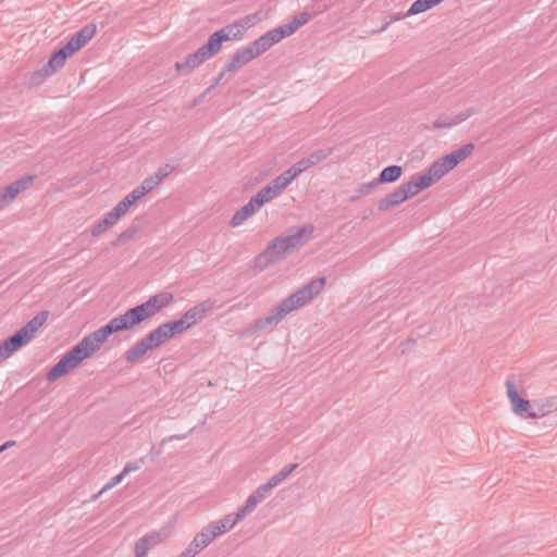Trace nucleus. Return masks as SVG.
Masks as SVG:
<instances>
[{
	"mask_svg": "<svg viewBox=\"0 0 557 557\" xmlns=\"http://www.w3.org/2000/svg\"><path fill=\"white\" fill-rule=\"evenodd\" d=\"M146 321L139 305L127 309L124 313L112 318L107 324L83 337L70 348L46 374L49 382H54L69 374L84 360L97 352L108 338L117 332L128 331Z\"/></svg>",
	"mask_w": 557,
	"mask_h": 557,
	"instance_id": "1",
	"label": "nucleus"
},
{
	"mask_svg": "<svg viewBox=\"0 0 557 557\" xmlns=\"http://www.w3.org/2000/svg\"><path fill=\"white\" fill-rule=\"evenodd\" d=\"M325 283L326 280L323 276L310 281L301 288L283 299L272 309L269 315L256 319L252 323L246 326L240 332V336L250 337L269 326L277 325L288 313L312 300L322 290Z\"/></svg>",
	"mask_w": 557,
	"mask_h": 557,
	"instance_id": "2",
	"label": "nucleus"
},
{
	"mask_svg": "<svg viewBox=\"0 0 557 557\" xmlns=\"http://www.w3.org/2000/svg\"><path fill=\"white\" fill-rule=\"evenodd\" d=\"M313 232L314 226L311 223L289 227L284 234L269 242L267 247L255 257L253 270L262 272L277 263L292 253L294 249L306 245L312 237Z\"/></svg>",
	"mask_w": 557,
	"mask_h": 557,
	"instance_id": "3",
	"label": "nucleus"
},
{
	"mask_svg": "<svg viewBox=\"0 0 557 557\" xmlns=\"http://www.w3.org/2000/svg\"><path fill=\"white\" fill-rule=\"evenodd\" d=\"M48 317V310L38 312L20 330L15 331L12 335L0 342V362L12 356L15 351L30 342L39 327L46 323Z\"/></svg>",
	"mask_w": 557,
	"mask_h": 557,
	"instance_id": "4",
	"label": "nucleus"
},
{
	"mask_svg": "<svg viewBox=\"0 0 557 557\" xmlns=\"http://www.w3.org/2000/svg\"><path fill=\"white\" fill-rule=\"evenodd\" d=\"M223 35L216 30L212 33L207 42L199 47L195 52L188 54L184 61H176L174 67L180 75L186 76L195 69L199 67L207 60L218 54L223 47Z\"/></svg>",
	"mask_w": 557,
	"mask_h": 557,
	"instance_id": "5",
	"label": "nucleus"
},
{
	"mask_svg": "<svg viewBox=\"0 0 557 557\" xmlns=\"http://www.w3.org/2000/svg\"><path fill=\"white\" fill-rule=\"evenodd\" d=\"M428 186L424 180L419 175H413L407 183L398 186L394 191L380 199L377 202V210L385 212L405 202L407 199L414 197Z\"/></svg>",
	"mask_w": 557,
	"mask_h": 557,
	"instance_id": "6",
	"label": "nucleus"
},
{
	"mask_svg": "<svg viewBox=\"0 0 557 557\" xmlns=\"http://www.w3.org/2000/svg\"><path fill=\"white\" fill-rule=\"evenodd\" d=\"M458 164L454 153L450 152L434 161L420 176L429 188Z\"/></svg>",
	"mask_w": 557,
	"mask_h": 557,
	"instance_id": "7",
	"label": "nucleus"
},
{
	"mask_svg": "<svg viewBox=\"0 0 557 557\" xmlns=\"http://www.w3.org/2000/svg\"><path fill=\"white\" fill-rule=\"evenodd\" d=\"M505 386L507 389V397L510 401L512 412L523 419H533L530 413H532V407L530 400L523 398L516 385H515V375H509L505 382Z\"/></svg>",
	"mask_w": 557,
	"mask_h": 557,
	"instance_id": "8",
	"label": "nucleus"
},
{
	"mask_svg": "<svg viewBox=\"0 0 557 557\" xmlns=\"http://www.w3.org/2000/svg\"><path fill=\"white\" fill-rule=\"evenodd\" d=\"M36 177L35 174H27L0 188V200L3 207L7 208L20 194L28 189Z\"/></svg>",
	"mask_w": 557,
	"mask_h": 557,
	"instance_id": "9",
	"label": "nucleus"
},
{
	"mask_svg": "<svg viewBox=\"0 0 557 557\" xmlns=\"http://www.w3.org/2000/svg\"><path fill=\"white\" fill-rule=\"evenodd\" d=\"M174 300V295L170 292H160L150 296L146 301L139 304L143 315L146 320L154 317L157 313L169 307Z\"/></svg>",
	"mask_w": 557,
	"mask_h": 557,
	"instance_id": "10",
	"label": "nucleus"
},
{
	"mask_svg": "<svg viewBox=\"0 0 557 557\" xmlns=\"http://www.w3.org/2000/svg\"><path fill=\"white\" fill-rule=\"evenodd\" d=\"M174 300V295L170 292H160L150 296L146 301L139 304L143 315L146 320L154 317L157 313L169 307Z\"/></svg>",
	"mask_w": 557,
	"mask_h": 557,
	"instance_id": "11",
	"label": "nucleus"
},
{
	"mask_svg": "<svg viewBox=\"0 0 557 557\" xmlns=\"http://www.w3.org/2000/svg\"><path fill=\"white\" fill-rule=\"evenodd\" d=\"M169 532L165 529L152 531L138 539L134 546L135 557H147L150 549L165 542Z\"/></svg>",
	"mask_w": 557,
	"mask_h": 557,
	"instance_id": "12",
	"label": "nucleus"
},
{
	"mask_svg": "<svg viewBox=\"0 0 557 557\" xmlns=\"http://www.w3.org/2000/svg\"><path fill=\"white\" fill-rule=\"evenodd\" d=\"M96 24H86L79 30L74 33L64 45L66 46V49H70V51L74 54L91 40V38L96 35Z\"/></svg>",
	"mask_w": 557,
	"mask_h": 557,
	"instance_id": "13",
	"label": "nucleus"
},
{
	"mask_svg": "<svg viewBox=\"0 0 557 557\" xmlns=\"http://www.w3.org/2000/svg\"><path fill=\"white\" fill-rule=\"evenodd\" d=\"M242 519H244L243 515H240L239 511L237 510L234 513H228L224 516L222 519L218 521L209 523L208 525H206V528L209 530L212 537L216 539L226 531L232 530Z\"/></svg>",
	"mask_w": 557,
	"mask_h": 557,
	"instance_id": "14",
	"label": "nucleus"
},
{
	"mask_svg": "<svg viewBox=\"0 0 557 557\" xmlns=\"http://www.w3.org/2000/svg\"><path fill=\"white\" fill-rule=\"evenodd\" d=\"M214 540L212 537L209 530L203 527L199 533L196 534L194 540L189 543L187 548H185L180 557H195L198 555L202 549H205L207 546L210 545V543Z\"/></svg>",
	"mask_w": 557,
	"mask_h": 557,
	"instance_id": "15",
	"label": "nucleus"
},
{
	"mask_svg": "<svg viewBox=\"0 0 557 557\" xmlns=\"http://www.w3.org/2000/svg\"><path fill=\"white\" fill-rule=\"evenodd\" d=\"M72 55L73 53L70 51V49H66L65 45L57 48L50 54L48 62L44 64V71H49L52 74L57 73L61 67L64 66L66 60Z\"/></svg>",
	"mask_w": 557,
	"mask_h": 557,
	"instance_id": "16",
	"label": "nucleus"
},
{
	"mask_svg": "<svg viewBox=\"0 0 557 557\" xmlns=\"http://www.w3.org/2000/svg\"><path fill=\"white\" fill-rule=\"evenodd\" d=\"M261 207L258 205L257 200L253 197L244 205L242 208L235 211L232 219L230 220V226L237 227L242 225L246 220H248L251 215L257 213Z\"/></svg>",
	"mask_w": 557,
	"mask_h": 557,
	"instance_id": "17",
	"label": "nucleus"
},
{
	"mask_svg": "<svg viewBox=\"0 0 557 557\" xmlns=\"http://www.w3.org/2000/svg\"><path fill=\"white\" fill-rule=\"evenodd\" d=\"M333 152V148L326 149H318L311 152L308 157L300 159L295 163L297 169H299L300 173L307 171L308 169L319 164L324 161L331 153Z\"/></svg>",
	"mask_w": 557,
	"mask_h": 557,
	"instance_id": "18",
	"label": "nucleus"
},
{
	"mask_svg": "<svg viewBox=\"0 0 557 557\" xmlns=\"http://www.w3.org/2000/svg\"><path fill=\"white\" fill-rule=\"evenodd\" d=\"M253 60L251 50L246 47L237 49L231 59L224 64V71L236 72L240 65H245Z\"/></svg>",
	"mask_w": 557,
	"mask_h": 557,
	"instance_id": "19",
	"label": "nucleus"
},
{
	"mask_svg": "<svg viewBox=\"0 0 557 557\" xmlns=\"http://www.w3.org/2000/svg\"><path fill=\"white\" fill-rule=\"evenodd\" d=\"M474 114L473 109L467 110V112H459L456 115L451 116L448 114L441 115L437 120L433 122V129L438 128H447L454 125H457L463 121H466L469 116Z\"/></svg>",
	"mask_w": 557,
	"mask_h": 557,
	"instance_id": "20",
	"label": "nucleus"
},
{
	"mask_svg": "<svg viewBox=\"0 0 557 557\" xmlns=\"http://www.w3.org/2000/svg\"><path fill=\"white\" fill-rule=\"evenodd\" d=\"M404 173V170L400 165L392 164L385 166L376 178H374V184L376 187L383 184H389L397 182Z\"/></svg>",
	"mask_w": 557,
	"mask_h": 557,
	"instance_id": "21",
	"label": "nucleus"
},
{
	"mask_svg": "<svg viewBox=\"0 0 557 557\" xmlns=\"http://www.w3.org/2000/svg\"><path fill=\"white\" fill-rule=\"evenodd\" d=\"M275 39L271 36L270 32H267L252 42H250L247 48L251 50V54L253 59L261 55L265 51H268L272 46H274Z\"/></svg>",
	"mask_w": 557,
	"mask_h": 557,
	"instance_id": "22",
	"label": "nucleus"
},
{
	"mask_svg": "<svg viewBox=\"0 0 557 557\" xmlns=\"http://www.w3.org/2000/svg\"><path fill=\"white\" fill-rule=\"evenodd\" d=\"M557 409V398L556 397H549L545 400H534L533 407H532V418H540L544 417Z\"/></svg>",
	"mask_w": 557,
	"mask_h": 557,
	"instance_id": "23",
	"label": "nucleus"
},
{
	"mask_svg": "<svg viewBox=\"0 0 557 557\" xmlns=\"http://www.w3.org/2000/svg\"><path fill=\"white\" fill-rule=\"evenodd\" d=\"M282 190L280 187L271 181L267 186L262 187L253 197L257 200L258 205L262 208L267 202L276 198Z\"/></svg>",
	"mask_w": 557,
	"mask_h": 557,
	"instance_id": "24",
	"label": "nucleus"
},
{
	"mask_svg": "<svg viewBox=\"0 0 557 557\" xmlns=\"http://www.w3.org/2000/svg\"><path fill=\"white\" fill-rule=\"evenodd\" d=\"M150 351L143 339H139L133 347L125 351L124 358L128 363H137L145 355Z\"/></svg>",
	"mask_w": 557,
	"mask_h": 557,
	"instance_id": "25",
	"label": "nucleus"
},
{
	"mask_svg": "<svg viewBox=\"0 0 557 557\" xmlns=\"http://www.w3.org/2000/svg\"><path fill=\"white\" fill-rule=\"evenodd\" d=\"M215 300L208 298L194 307L189 308L188 310L193 314V318H195L196 322L201 321L206 315L211 312L214 308Z\"/></svg>",
	"mask_w": 557,
	"mask_h": 557,
	"instance_id": "26",
	"label": "nucleus"
},
{
	"mask_svg": "<svg viewBox=\"0 0 557 557\" xmlns=\"http://www.w3.org/2000/svg\"><path fill=\"white\" fill-rule=\"evenodd\" d=\"M300 174L299 169L293 164L288 170L277 175L273 181L281 190H284Z\"/></svg>",
	"mask_w": 557,
	"mask_h": 557,
	"instance_id": "27",
	"label": "nucleus"
},
{
	"mask_svg": "<svg viewBox=\"0 0 557 557\" xmlns=\"http://www.w3.org/2000/svg\"><path fill=\"white\" fill-rule=\"evenodd\" d=\"M220 35H223L222 38L224 41L237 40L240 39L244 34L242 29H239L238 25L235 22L223 26L222 28L216 30Z\"/></svg>",
	"mask_w": 557,
	"mask_h": 557,
	"instance_id": "28",
	"label": "nucleus"
},
{
	"mask_svg": "<svg viewBox=\"0 0 557 557\" xmlns=\"http://www.w3.org/2000/svg\"><path fill=\"white\" fill-rule=\"evenodd\" d=\"M269 32H270L271 36L273 37V39H275V42L277 44L282 39L293 35L297 30L295 29L293 24L290 22H288L286 24L277 26L275 28H272Z\"/></svg>",
	"mask_w": 557,
	"mask_h": 557,
	"instance_id": "29",
	"label": "nucleus"
},
{
	"mask_svg": "<svg viewBox=\"0 0 557 557\" xmlns=\"http://www.w3.org/2000/svg\"><path fill=\"white\" fill-rule=\"evenodd\" d=\"M140 227L137 224L129 225L125 231H123L115 240L112 242L113 247H120L126 244L128 240L133 239L134 236L139 232Z\"/></svg>",
	"mask_w": 557,
	"mask_h": 557,
	"instance_id": "30",
	"label": "nucleus"
},
{
	"mask_svg": "<svg viewBox=\"0 0 557 557\" xmlns=\"http://www.w3.org/2000/svg\"><path fill=\"white\" fill-rule=\"evenodd\" d=\"M298 468V463H289L283 467L277 473L269 479L272 485L275 487L282 483L288 475Z\"/></svg>",
	"mask_w": 557,
	"mask_h": 557,
	"instance_id": "31",
	"label": "nucleus"
},
{
	"mask_svg": "<svg viewBox=\"0 0 557 557\" xmlns=\"http://www.w3.org/2000/svg\"><path fill=\"white\" fill-rule=\"evenodd\" d=\"M143 196L138 194V191L134 188L129 194H127L121 201L116 203L117 207H122V211L126 214V212L131 209V207L140 200Z\"/></svg>",
	"mask_w": 557,
	"mask_h": 557,
	"instance_id": "32",
	"label": "nucleus"
},
{
	"mask_svg": "<svg viewBox=\"0 0 557 557\" xmlns=\"http://www.w3.org/2000/svg\"><path fill=\"white\" fill-rule=\"evenodd\" d=\"M375 187L376 185L374 184V181L359 185V187L355 189L354 194L349 197V202H357L362 196L369 195Z\"/></svg>",
	"mask_w": 557,
	"mask_h": 557,
	"instance_id": "33",
	"label": "nucleus"
},
{
	"mask_svg": "<svg viewBox=\"0 0 557 557\" xmlns=\"http://www.w3.org/2000/svg\"><path fill=\"white\" fill-rule=\"evenodd\" d=\"M260 18L258 17V13L246 15L237 21H235L236 25H238L242 33L245 34L250 27H252Z\"/></svg>",
	"mask_w": 557,
	"mask_h": 557,
	"instance_id": "34",
	"label": "nucleus"
},
{
	"mask_svg": "<svg viewBox=\"0 0 557 557\" xmlns=\"http://www.w3.org/2000/svg\"><path fill=\"white\" fill-rule=\"evenodd\" d=\"M159 183L153 177V175H150L146 177L139 186H137L135 189L140 194V196L145 197L148 193H150L156 186H158Z\"/></svg>",
	"mask_w": 557,
	"mask_h": 557,
	"instance_id": "35",
	"label": "nucleus"
},
{
	"mask_svg": "<svg viewBox=\"0 0 557 557\" xmlns=\"http://www.w3.org/2000/svg\"><path fill=\"white\" fill-rule=\"evenodd\" d=\"M475 149V146L474 144L472 143H468L463 146H461L460 148L451 151L455 156V158L457 159L458 163L462 162L463 160H466L468 157H470L472 154V152L474 151Z\"/></svg>",
	"mask_w": 557,
	"mask_h": 557,
	"instance_id": "36",
	"label": "nucleus"
},
{
	"mask_svg": "<svg viewBox=\"0 0 557 557\" xmlns=\"http://www.w3.org/2000/svg\"><path fill=\"white\" fill-rule=\"evenodd\" d=\"M169 331V335L173 338L174 336L182 334L187 329L184 326L183 321L180 319L163 322Z\"/></svg>",
	"mask_w": 557,
	"mask_h": 557,
	"instance_id": "37",
	"label": "nucleus"
},
{
	"mask_svg": "<svg viewBox=\"0 0 557 557\" xmlns=\"http://www.w3.org/2000/svg\"><path fill=\"white\" fill-rule=\"evenodd\" d=\"M52 73H50L49 71L48 72H45L44 71V65L39 69V70H36L32 73L29 79H28V84L30 86H37V85H40L45 82V79L48 77V76H51Z\"/></svg>",
	"mask_w": 557,
	"mask_h": 557,
	"instance_id": "38",
	"label": "nucleus"
},
{
	"mask_svg": "<svg viewBox=\"0 0 557 557\" xmlns=\"http://www.w3.org/2000/svg\"><path fill=\"white\" fill-rule=\"evenodd\" d=\"M125 213L122 211V207L115 206L110 212H108L103 219L112 227Z\"/></svg>",
	"mask_w": 557,
	"mask_h": 557,
	"instance_id": "39",
	"label": "nucleus"
},
{
	"mask_svg": "<svg viewBox=\"0 0 557 557\" xmlns=\"http://www.w3.org/2000/svg\"><path fill=\"white\" fill-rule=\"evenodd\" d=\"M260 504L252 495H249L246 499L245 504L238 508V511L240 515H243V518H245L247 515H249L253 509Z\"/></svg>",
	"mask_w": 557,
	"mask_h": 557,
	"instance_id": "40",
	"label": "nucleus"
},
{
	"mask_svg": "<svg viewBox=\"0 0 557 557\" xmlns=\"http://www.w3.org/2000/svg\"><path fill=\"white\" fill-rule=\"evenodd\" d=\"M311 18H312V15L309 12L304 11V12L295 15L293 17V20L290 21V23L293 24L295 29L298 30L301 26L307 24Z\"/></svg>",
	"mask_w": 557,
	"mask_h": 557,
	"instance_id": "41",
	"label": "nucleus"
},
{
	"mask_svg": "<svg viewBox=\"0 0 557 557\" xmlns=\"http://www.w3.org/2000/svg\"><path fill=\"white\" fill-rule=\"evenodd\" d=\"M110 227L111 226L108 224V222L102 218L101 220H99L97 223H95L92 225V227L90 228V234L94 237H98L101 234H103L104 232H107Z\"/></svg>",
	"mask_w": 557,
	"mask_h": 557,
	"instance_id": "42",
	"label": "nucleus"
},
{
	"mask_svg": "<svg viewBox=\"0 0 557 557\" xmlns=\"http://www.w3.org/2000/svg\"><path fill=\"white\" fill-rule=\"evenodd\" d=\"M141 339L150 351L161 346L153 331L147 333Z\"/></svg>",
	"mask_w": 557,
	"mask_h": 557,
	"instance_id": "43",
	"label": "nucleus"
},
{
	"mask_svg": "<svg viewBox=\"0 0 557 557\" xmlns=\"http://www.w3.org/2000/svg\"><path fill=\"white\" fill-rule=\"evenodd\" d=\"M154 334L157 335V338L160 343V345L164 344L165 342L170 341L172 337L169 335V331L164 323H161L159 326L152 330Z\"/></svg>",
	"mask_w": 557,
	"mask_h": 557,
	"instance_id": "44",
	"label": "nucleus"
},
{
	"mask_svg": "<svg viewBox=\"0 0 557 557\" xmlns=\"http://www.w3.org/2000/svg\"><path fill=\"white\" fill-rule=\"evenodd\" d=\"M174 170V166L171 164H164L160 166L153 175L157 182L160 184L170 173Z\"/></svg>",
	"mask_w": 557,
	"mask_h": 557,
	"instance_id": "45",
	"label": "nucleus"
},
{
	"mask_svg": "<svg viewBox=\"0 0 557 557\" xmlns=\"http://www.w3.org/2000/svg\"><path fill=\"white\" fill-rule=\"evenodd\" d=\"M125 476V474L123 472H120L119 474H116L115 476H113L110 482H108L103 487L102 490L97 494L95 495V498H97L102 492L107 491V490H110L112 488L113 486L117 485L119 483L122 482L123 478Z\"/></svg>",
	"mask_w": 557,
	"mask_h": 557,
	"instance_id": "46",
	"label": "nucleus"
},
{
	"mask_svg": "<svg viewBox=\"0 0 557 557\" xmlns=\"http://www.w3.org/2000/svg\"><path fill=\"white\" fill-rule=\"evenodd\" d=\"M178 319L183 321V324L187 330L197 323L189 310L185 311Z\"/></svg>",
	"mask_w": 557,
	"mask_h": 557,
	"instance_id": "47",
	"label": "nucleus"
},
{
	"mask_svg": "<svg viewBox=\"0 0 557 557\" xmlns=\"http://www.w3.org/2000/svg\"><path fill=\"white\" fill-rule=\"evenodd\" d=\"M145 462V457H141L137 462H128L125 465L122 472L126 475L132 471L140 469V465Z\"/></svg>",
	"mask_w": 557,
	"mask_h": 557,
	"instance_id": "48",
	"label": "nucleus"
},
{
	"mask_svg": "<svg viewBox=\"0 0 557 557\" xmlns=\"http://www.w3.org/2000/svg\"><path fill=\"white\" fill-rule=\"evenodd\" d=\"M273 488H274V486L272 485V483L269 480L264 484H261L260 486L257 487V490L260 493H262L265 497H267L268 493H270Z\"/></svg>",
	"mask_w": 557,
	"mask_h": 557,
	"instance_id": "49",
	"label": "nucleus"
},
{
	"mask_svg": "<svg viewBox=\"0 0 557 557\" xmlns=\"http://www.w3.org/2000/svg\"><path fill=\"white\" fill-rule=\"evenodd\" d=\"M227 71H224V67L222 69V71L219 73V75L213 79L212 84L216 87L220 82L222 81L224 74L226 73Z\"/></svg>",
	"mask_w": 557,
	"mask_h": 557,
	"instance_id": "50",
	"label": "nucleus"
},
{
	"mask_svg": "<svg viewBox=\"0 0 557 557\" xmlns=\"http://www.w3.org/2000/svg\"><path fill=\"white\" fill-rule=\"evenodd\" d=\"M15 445V442L14 441H7L4 442L1 446H0V453L7 450L8 448L12 447Z\"/></svg>",
	"mask_w": 557,
	"mask_h": 557,
	"instance_id": "51",
	"label": "nucleus"
},
{
	"mask_svg": "<svg viewBox=\"0 0 557 557\" xmlns=\"http://www.w3.org/2000/svg\"><path fill=\"white\" fill-rule=\"evenodd\" d=\"M250 495H252V497H255L259 503H261L265 498V496L262 493H260L258 490L252 492Z\"/></svg>",
	"mask_w": 557,
	"mask_h": 557,
	"instance_id": "52",
	"label": "nucleus"
},
{
	"mask_svg": "<svg viewBox=\"0 0 557 557\" xmlns=\"http://www.w3.org/2000/svg\"><path fill=\"white\" fill-rule=\"evenodd\" d=\"M214 88H215V86H214L213 84H211V85L207 88L206 92H205L202 96H205L206 94H208V92L212 91Z\"/></svg>",
	"mask_w": 557,
	"mask_h": 557,
	"instance_id": "53",
	"label": "nucleus"
},
{
	"mask_svg": "<svg viewBox=\"0 0 557 557\" xmlns=\"http://www.w3.org/2000/svg\"><path fill=\"white\" fill-rule=\"evenodd\" d=\"M408 344H414L416 343V339H408L407 341Z\"/></svg>",
	"mask_w": 557,
	"mask_h": 557,
	"instance_id": "54",
	"label": "nucleus"
}]
</instances>
